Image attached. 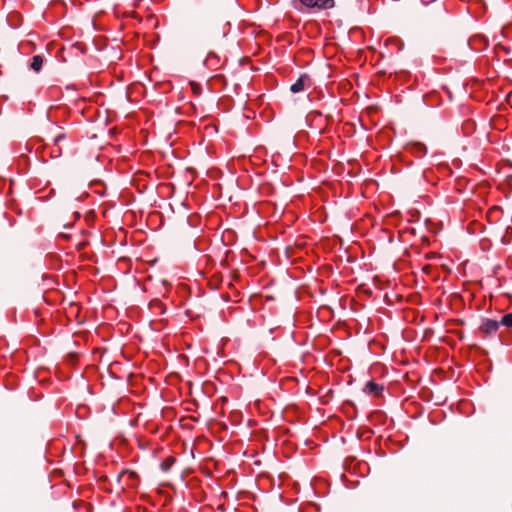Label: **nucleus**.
<instances>
[{"label":"nucleus","mask_w":512,"mask_h":512,"mask_svg":"<svg viewBox=\"0 0 512 512\" xmlns=\"http://www.w3.org/2000/svg\"><path fill=\"white\" fill-rule=\"evenodd\" d=\"M302 7L309 10L322 11L335 7L334 0H297Z\"/></svg>","instance_id":"nucleus-1"},{"label":"nucleus","mask_w":512,"mask_h":512,"mask_svg":"<svg viewBox=\"0 0 512 512\" xmlns=\"http://www.w3.org/2000/svg\"><path fill=\"white\" fill-rule=\"evenodd\" d=\"M500 323L496 320L483 318L479 326V333L482 337H493L498 332Z\"/></svg>","instance_id":"nucleus-2"},{"label":"nucleus","mask_w":512,"mask_h":512,"mask_svg":"<svg viewBox=\"0 0 512 512\" xmlns=\"http://www.w3.org/2000/svg\"><path fill=\"white\" fill-rule=\"evenodd\" d=\"M468 44L472 50L480 52L488 46V39L484 35L477 34L469 39Z\"/></svg>","instance_id":"nucleus-3"},{"label":"nucleus","mask_w":512,"mask_h":512,"mask_svg":"<svg viewBox=\"0 0 512 512\" xmlns=\"http://www.w3.org/2000/svg\"><path fill=\"white\" fill-rule=\"evenodd\" d=\"M310 83V77L307 74H302L295 83L290 87L292 93H299L304 91L305 86Z\"/></svg>","instance_id":"nucleus-4"},{"label":"nucleus","mask_w":512,"mask_h":512,"mask_svg":"<svg viewBox=\"0 0 512 512\" xmlns=\"http://www.w3.org/2000/svg\"><path fill=\"white\" fill-rule=\"evenodd\" d=\"M363 391L364 393L369 395L380 396L384 391V386L371 380L366 383L365 387L363 388Z\"/></svg>","instance_id":"nucleus-5"},{"label":"nucleus","mask_w":512,"mask_h":512,"mask_svg":"<svg viewBox=\"0 0 512 512\" xmlns=\"http://www.w3.org/2000/svg\"><path fill=\"white\" fill-rule=\"evenodd\" d=\"M44 59L41 55H34L31 59L30 67L35 72H39L43 66Z\"/></svg>","instance_id":"nucleus-6"},{"label":"nucleus","mask_w":512,"mask_h":512,"mask_svg":"<svg viewBox=\"0 0 512 512\" xmlns=\"http://www.w3.org/2000/svg\"><path fill=\"white\" fill-rule=\"evenodd\" d=\"M174 463H175V458L174 457H172V456L167 457L166 459H164L161 462L160 466H161L162 471H164V472L169 471Z\"/></svg>","instance_id":"nucleus-7"},{"label":"nucleus","mask_w":512,"mask_h":512,"mask_svg":"<svg viewBox=\"0 0 512 512\" xmlns=\"http://www.w3.org/2000/svg\"><path fill=\"white\" fill-rule=\"evenodd\" d=\"M150 308H151L152 310H154L155 312H159V313H161V314L165 313V311H166V308H165V306L163 305V303H161V302H160V301H158V300L152 301V302L150 303Z\"/></svg>","instance_id":"nucleus-8"},{"label":"nucleus","mask_w":512,"mask_h":512,"mask_svg":"<svg viewBox=\"0 0 512 512\" xmlns=\"http://www.w3.org/2000/svg\"><path fill=\"white\" fill-rule=\"evenodd\" d=\"M499 323L500 325L512 328V313L505 314Z\"/></svg>","instance_id":"nucleus-9"},{"label":"nucleus","mask_w":512,"mask_h":512,"mask_svg":"<svg viewBox=\"0 0 512 512\" xmlns=\"http://www.w3.org/2000/svg\"><path fill=\"white\" fill-rule=\"evenodd\" d=\"M51 155L52 157H59L62 155V147H61V144H56L54 142L53 146H52V149H51Z\"/></svg>","instance_id":"nucleus-10"},{"label":"nucleus","mask_w":512,"mask_h":512,"mask_svg":"<svg viewBox=\"0 0 512 512\" xmlns=\"http://www.w3.org/2000/svg\"><path fill=\"white\" fill-rule=\"evenodd\" d=\"M415 149L419 155H425L427 152L426 147L423 144H416Z\"/></svg>","instance_id":"nucleus-11"},{"label":"nucleus","mask_w":512,"mask_h":512,"mask_svg":"<svg viewBox=\"0 0 512 512\" xmlns=\"http://www.w3.org/2000/svg\"><path fill=\"white\" fill-rule=\"evenodd\" d=\"M65 139H66V134H65V133H59L58 135H56V136L54 137V142H55L56 144H61V142H62L63 140H65Z\"/></svg>","instance_id":"nucleus-12"},{"label":"nucleus","mask_w":512,"mask_h":512,"mask_svg":"<svg viewBox=\"0 0 512 512\" xmlns=\"http://www.w3.org/2000/svg\"><path fill=\"white\" fill-rule=\"evenodd\" d=\"M295 7H296V9H297V10H300V11L302 10V8H301V7H298V6H296V5H295Z\"/></svg>","instance_id":"nucleus-13"}]
</instances>
